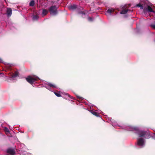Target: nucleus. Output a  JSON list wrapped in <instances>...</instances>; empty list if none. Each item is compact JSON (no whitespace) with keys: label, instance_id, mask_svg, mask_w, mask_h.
<instances>
[{"label":"nucleus","instance_id":"nucleus-19","mask_svg":"<svg viewBox=\"0 0 155 155\" xmlns=\"http://www.w3.org/2000/svg\"><path fill=\"white\" fill-rule=\"evenodd\" d=\"M4 130L5 132H7L8 133L9 132V130H8V129L6 127H5V128L4 129Z\"/></svg>","mask_w":155,"mask_h":155},{"label":"nucleus","instance_id":"nucleus-3","mask_svg":"<svg viewBox=\"0 0 155 155\" xmlns=\"http://www.w3.org/2000/svg\"><path fill=\"white\" fill-rule=\"evenodd\" d=\"M144 144V140L143 138H140L137 140V144L140 146H143Z\"/></svg>","mask_w":155,"mask_h":155},{"label":"nucleus","instance_id":"nucleus-14","mask_svg":"<svg viewBox=\"0 0 155 155\" xmlns=\"http://www.w3.org/2000/svg\"><path fill=\"white\" fill-rule=\"evenodd\" d=\"M91 112L93 114L97 117L99 115V114L95 111L92 110L91 111Z\"/></svg>","mask_w":155,"mask_h":155},{"label":"nucleus","instance_id":"nucleus-20","mask_svg":"<svg viewBox=\"0 0 155 155\" xmlns=\"http://www.w3.org/2000/svg\"><path fill=\"white\" fill-rule=\"evenodd\" d=\"M54 94H55V95L56 96H57V97H60L61 96V94L59 93H57V92H55Z\"/></svg>","mask_w":155,"mask_h":155},{"label":"nucleus","instance_id":"nucleus-7","mask_svg":"<svg viewBox=\"0 0 155 155\" xmlns=\"http://www.w3.org/2000/svg\"><path fill=\"white\" fill-rule=\"evenodd\" d=\"M7 152L8 153L11 155H14L15 153V151L14 150L11 149H9L8 150Z\"/></svg>","mask_w":155,"mask_h":155},{"label":"nucleus","instance_id":"nucleus-13","mask_svg":"<svg viewBox=\"0 0 155 155\" xmlns=\"http://www.w3.org/2000/svg\"><path fill=\"white\" fill-rule=\"evenodd\" d=\"M147 9L149 12H155L153 10L152 8L149 5H148Z\"/></svg>","mask_w":155,"mask_h":155},{"label":"nucleus","instance_id":"nucleus-15","mask_svg":"<svg viewBox=\"0 0 155 155\" xmlns=\"http://www.w3.org/2000/svg\"><path fill=\"white\" fill-rule=\"evenodd\" d=\"M35 1L34 0H31L29 3V6H33L35 5Z\"/></svg>","mask_w":155,"mask_h":155},{"label":"nucleus","instance_id":"nucleus-2","mask_svg":"<svg viewBox=\"0 0 155 155\" xmlns=\"http://www.w3.org/2000/svg\"><path fill=\"white\" fill-rule=\"evenodd\" d=\"M57 7L56 5H52L48 9L50 14L56 15L58 13Z\"/></svg>","mask_w":155,"mask_h":155},{"label":"nucleus","instance_id":"nucleus-22","mask_svg":"<svg viewBox=\"0 0 155 155\" xmlns=\"http://www.w3.org/2000/svg\"><path fill=\"white\" fill-rule=\"evenodd\" d=\"M88 19L90 21H92V19L91 17H89Z\"/></svg>","mask_w":155,"mask_h":155},{"label":"nucleus","instance_id":"nucleus-24","mask_svg":"<svg viewBox=\"0 0 155 155\" xmlns=\"http://www.w3.org/2000/svg\"><path fill=\"white\" fill-rule=\"evenodd\" d=\"M3 74V73H0V74Z\"/></svg>","mask_w":155,"mask_h":155},{"label":"nucleus","instance_id":"nucleus-21","mask_svg":"<svg viewBox=\"0 0 155 155\" xmlns=\"http://www.w3.org/2000/svg\"><path fill=\"white\" fill-rule=\"evenodd\" d=\"M79 13L85 15V13H84V12L83 11H81V12H80Z\"/></svg>","mask_w":155,"mask_h":155},{"label":"nucleus","instance_id":"nucleus-5","mask_svg":"<svg viewBox=\"0 0 155 155\" xmlns=\"http://www.w3.org/2000/svg\"><path fill=\"white\" fill-rule=\"evenodd\" d=\"M146 131H140L138 133L139 137H145Z\"/></svg>","mask_w":155,"mask_h":155},{"label":"nucleus","instance_id":"nucleus-17","mask_svg":"<svg viewBox=\"0 0 155 155\" xmlns=\"http://www.w3.org/2000/svg\"><path fill=\"white\" fill-rule=\"evenodd\" d=\"M38 18V16L37 15H33V20H37Z\"/></svg>","mask_w":155,"mask_h":155},{"label":"nucleus","instance_id":"nucleus-6","mask_svg":"<svg viewBox=\"0 0 155 155\" xmlns=\"http://www.w3.org/2000/svg\"><path fill=\"white\" fill-rule=\"evenodd\" d=\"M128 9H126V6H124L123 7V9L121 11L120 13L122 14H125L128 12Z\"/></svg>","mask_w":155,"mask_h":155},{"label":"nucleus","instance_id":"nucleus-10","mask_svg":"<svg viewBox=\"0 0 155 155\" xmlns=\"http://www.w3.org/2000/svg\"><path fill=\"white\" fill-rule=\"evenodd\" d=\"M18 75V73L17 71H15L14 74L10 75V78H14L17 77Z\"/></svg>","mask_w":155,"mask_h":155},{"label":"nucleus","instance_id":"nucleus-4","mask_svg":"<svg viewBox=\"0 0 155 155\" xmlns=\"http://www.w3.org/2000/svg\"><path fill=\"white\" fill-rule=\"evenodd\" d=\"M12 13V10L11 8H7L6 14L8 17H10Z\"/></svg>","mask_w":155,"mask_h":155},{"label":"nucleus","instance_id":"nucleus-12","mask_svg":"<svg viewBox=\"0 0 155 155\" xmlns=\"http://www.w3.org/2000/svg\"><path fill=\"white\" fill-rule=\"evenodd\" d=\"M48 12V11L46 9H43L42 12V16H44L46 15Z\"/></svg>","mask_w":155,"mask_h":155},{"label":"nucleus","instance_id":"nucleus-1","mask_svg":"<svg viewBox=\"0 0 155 155\" xmlns=\"http://www.w3.org/2000/svg\"><path fill=\"white\" fill-rule=\"evenodd\" d=\"M38 79V78L36 76L32 77L31 76H28L26 78V80L29 83L32 84L35 81H37Z\"/></svg>","mask_w":155,"mask_h":155},{"label":"nucleus","instance_id":"nucleus-9","mask_svg":"<svg viewBox=\"0 0 155 155\" xmlns=\"http://www.w3.org/2000/svg\"><path fill=\"white\" fill-rule=\"evenodd\" d=\"M114 9L112 8H110L108 9L107 11H106L107 13L109 14L110 15H111L112 13L114 12Z\"/></svg>","mask_w":155,"mask_h":155},{"label":"nucleus","instance_id":"nucleus-16","mask_svg":"<svg viewBox=\"0 0 155 155\" xmlns=\"http://www.w3.org/2000/svg\"><path fill=\"white\" fill-rule=\"evenodd\" d=\"M48 86H49L50 87H53V88H56V86L55 85L52 84L51 83H48Z\"/></svg>","mask_w":155,"mask_h":155},{"label":"nucleus","instance_id":"nucleus-8","mask_svg":"<svg viewBox=\"0 0 155 155\" xmlns=\"http://www.w3.org/2000/svg\"><path fill=\"white\" fill-rule=\"evenodd\" d=\"M151 137L150 133L148 131H146V133L144 137V138L146 139H149Z\"/></svg>","mask_w":155,"mask_h":155},{"label":"nucleus","instance_id":"nucleus-23","mask_svg":"<svg viewBox=\"0 0 155 155\" xmlns=\"http://www.w3.org/2000/svg\"><path fill=\"white\" fill-rule=\"evenodd\" d=\"M2 59L1 58H0V62H2Z\"/></svg>","mask_w":155,"mask_h":155},{"label":"nucleus","instance_id":"nucleus-18","mask_svg":"<svg viewBox=\"0 0 155 155\" xmlns=\"http://www.w3.org/2000/svg\"><path fill=\"white\" fill-rule=\"evenodd\" d=\"M136 6L137 7H140L141 9H143V5L140 4H137Z\"/></svg>","mask_w":155,"mask_h":155},{"label":"nucleus","instance_id":"nucleus-11","mask_svg":"<svg viewBox=\"0 0 155 155\" xmlns=\"http://www.w3.org/2000/svg\"><path fill=\"white\" fill-rule=\"evenodd\" d=\"M77 5H71L69 6V9L70 10H74L77 8Z\"/></svg>","mask_w":155,"mask_h":155}]
</instances>
